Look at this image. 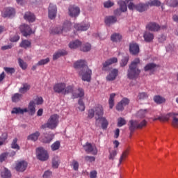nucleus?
<instances>
[{"label":"nucleus","mask_w":178,"mask_h":178,"mask_svg":"<svg viewBox=\"0 0 178 178\" xmlns=\"http://www.w3.org/2000/svg\"><path fill=\"white\" fill-rule=\"evenodd\" d=\"M79 76H81L83 81H87L90 83L91 81V76L92 74V71L88 68V67H85L83 70L79 72Z\"/></svg>","instance_id":"9"},{"label":"nucleus","mask_w":178,"mask_h":178,"mask_svg":"<svg viewBox=\"0 0 178 178\" xmlns=\"http://www.w3.org/2000/svg\"><path fill=\"white\" fill-rule=\"evenodd\" d=\"M129 129L131 133L136 129H138V122L137 120H130L129 124Z\"/></svg>","instance_id":"26"},{"label":"nucleus","mask_w":178,"mask_h":178,"mask_svg":"<svg viewBox=\"0 0 178 178\" xmlns=\"http://www.w3.org/2000/svg\"><path fill=\"white\" fill-rule=\"evenodd\" d=\"M121 104H122L123 106H127L129 104H130V100L126 97H124L121 101Z\"/></svg>","instance_id":"60"},{"label":"nucleus","mask_w":178,"mask_h":178,"mask_svg":"<svg viewBox=\"0 0 178 178\" xmlns=\"http://www.w3.org/2000/svg\"><path fill=\"white\" fill-rule=\"evenodd\" d=\"M166 5L172 6V8H176L178 6V1L177 0H168Z\"/></svg>","instance_id":"51"},{"label":"nucleus","mask_w":178,"mask_h":178,"mask_svg":"<svg viewBox=\"0 0 178 178\" xmlns=\"http://www.w3.org/2000/svg\"><path fill=\"white\" fill-rule=\"evenodd\" d=\"M143 38L146 42H151L154 40V35L149 31H145L143 33Z\"/></svg>","instance_id":"29"},{"label":"nucleus","mask_w":178,"mask_h":178,"mask_svg":"<svg viewBox=\"0 0 178 178\" xmlns=\"http://www.w3.org/2000/svg\"><path fill=\"white\" fill-rule=\"evenodd\" d=\"M35 102H36V105H42L44 102V99L42 97H39L35 99Z\"/></svg>","instance_id":"62"},{"label":"nucleus","mask_w":178,"mask_h":178,"mask_svg":"<svg viewBox=\"0 0 178 178\" xmlns=\"http://www.w3.org/2000/svg\"><path fill=\"white\" fill-rule=\"evenodd\" d=\"M172 126L174 127H178V113H172Z\"/></svg>","instance_id":"41"},{"label":"nucleus","mask_w":178,"mask_h":178,"mask_svg":"<svg viewBox=\"0 0 178 178\" xmlns=\"http://www.w3.org/2000/svg\"><path fill=\"white\" fill-rule=\"evenodd\" d=\"M81 47V41L79 40H73L69 43V48H70V49H77L79 48L80 49Z\"/></svg>","instance_id":"24"},{"label":"nucleus","mask_w":178,"mask_h":178,"mask_svg":"<svg viewBox=\"0 0 178 178\" xmlns=\"http://www.w3.org/2000/svg\"><path fill=\"white\" fill-rule=\"evenodd\" d=\"M56 6L53 3H50L49 6V19H55L56 17V12H57Z\"/></svg>","instance_id":"18"},{"label":"nucleus","mask_w":178,"mask_h":178,"mask_svg":"<svg viewBox=\"0 0 178 178\" xmlns=\"http://www.w3.org/2000/svg\"><path fill=\"white\" fill-rule=\"evenodd\" d=\"M113 5H115V3H113V1H107L104 3V6L106 8H112V6H113Z\"/></svg>","instance_id":"59"},{"label":"nucleus","mask_w":178,"mask_h":178,"mask_svg":"<svg viewBox=\"0 0 178 178\" xmlns=\"http://www.w3.org/2000/svg\"><path fill=\"white\" fill-rule=\"evenodd\" d=\"M114 63H118V58L113 57L107 60H106L103 63V67L105 69V67H108V66H111V65H113Z\"/></svg>","instance_id":"25"},{"label":"nucleus","mask_w":178,"mask_h":178,"mask_svg":"<svg viewBox=\"0 0 178 178\" xmlns=\"http://www.w3.org/2000/svg\"><path fill=\"white\" fill-rule=\"evenodd\" d=\"M154 102H156V104L161 105V104H163V103L166 102V99H165L162 96L156 95L154 97Z\"/></svg>","instance_id":"36"},{"label":"nucleus","mask_w":178,"mask_h":178,"mask_svg":"<svg viewBox=\"0 0 178 178\" xmlns=\"http://www.w3.org/2000/svg\"><path fill=\"white\" fill-rule=\"evenodd\" d=\"M148 114V109H141L136 113V117L143 119Z\"/></svg>","instance_id":"39"},{"label":"nucleus","mask_w":178,"mask_h":178,"mask_svg":"<svg viewBox=\"0 0 178 178\" xmlns=\"http://www.w3.org/2000/svg\"><path fill=\"white\" fill-rule=\"evenodd\" d=\"M38 137H40V132H35L32 134L28 136V140H31V141H37L38 140Z\"/></svg>","instance_id":"45"},{"label":"nucleus","mask_w":178,"mask_h":178,"mask_svg":"<svg viewBox=\"0 0 178 178\" xmlns=\"http://www.w3.org/2000/svg\"><path fill=\"white\" fill-rule=\"evenodd\" d=\"M15 13H16L15 9L12 8H6L3 10L2 16L3 17H10L12 16H15Z\"/></svg>","instance_id":"21"},{"label":"nucleus","mask_w":178,"mask_h":178,"mask_svg":"<svg viewBox=\"0 0 178 178\" xmlns=\"http://www.w3.org/2000/svg\"><path fill=\"white\" fill-rule=\"evenodd\" d=\"M71 166L74 169V170H79V162H77V161H72Z\"/></svg>","instance_id":"58"},{"label":"nucleus","mask_w":178,"mask_h":178,"mask_svg":"<svg viewBox=\"0 0 178 178\" xmlns=\"http://www.w3.org/2000/svg\"><path fill=\"white\" fill-rule=\"evenodd\" d=\"M1 177L3 178H9L10 177V172L9 170L4 168L3 171L1 172Z\"/></svg>","instance_id":"50"},{"label":"nucleus","mask_w":178,"mask_h":178,"mask_svg":"<svg viewBox=\"0 0 178 178\" xmlns=\"http://www.w3.org/2000/svg\"><path fill=\"white\" fill-rule=\"evenodd\" d=\"M19 47H21V48H24V49H27V48H30L31 47V42L27 40H22Z\"/></svg>","instance_id":"42"},{"label":"nucleus","mask_w":178,"mask_h":178,"mask_svg":"<svg viewBox=\"0 0 178 178\" xmlns=\"http://www.w3.org/2000/svg\"><path fill=\"white\" fill-rule=\"evenodd\" d=\"M64 55H67L66 50H58L53 55V59L54 60H56V59H58L60 56H64Z\"/></svg>","instance_id":"33"},{"label":"nucleus","mask_w":178,"mask_h":178,"mask_svg":"<svg viewBox=\"0 0 178 178\" xmlns=\"http://www.w3.org/2000/svg\"><path fill=\"white\" fill-rule=\"evenodd\" d=\"M70 29H72V22L66 21L63 26L53 28L51 29V34H63V35H66L67 31H70Z\"/></svg>","instance_id":"8"},{"label":"nucleus","mask_w":178,"mask_h":178,"mask_svg":"<svg viewBox=\"0 0 178 178\" xmlns=\"http://www.w3.org/2000/svg\"><path fill=\"white\" fill-rule=\"evenodd\" d=\"M49 58L42 59L39 62H38L37 66H42L44 65H47V63H49Z\"/></svg>","instance_id":"55"},{"label":"nucleus","mask_w":178,"mask_h":178,"mask_svg":"<svg viewBox=\"0 0 178 178\" xmlns=\"http://www.w3.org/2000/svg\"><path fill=\"white\" fill-rule=\"evenodd\" d=\"M126 124V120L123 118H120L118 119V127H122Z\"/></svg>","instance_id":"56"},{"label":"nucleus","mask_w":178,"mask_h":178,"mask_svg":"<svg viewBox=\"0 0 178 178\" xmlns=\"http://www.w3.org/2000/svg\"><path fill=\"white\" fill-rule=\"evenodd\" d=\"M146 29L149 31H159L161 29H166V26H160L158 24L150 22L146 26Z\"/></svg>","instance_id":"17"},{"label":"nucleus","mask_w":178,"mask_h":178,"mask_svg":"<svg viewBox=\"0 0 178 178\" xmlns=\"http://www.w3.org/2000/svg\"><path fill=\"white\" fill-rule=\"evenodd\" d=\"M71 92L73 98H83L84 97V90L83 88H78L74 91V88L73 87V90Z\"/></svg>","instance_id":"22"},{"label":"nucleus","mask_w":178,"mask_h":178,"mask_svg":"<svg viewBox=\"0 0 178 178\" xmlns=\"http://www.w3.org/2000/svg\"><path fill=\"white\" fill-rule=\"evenodd\" d=\"M59 163H60V159L58 156H54L52 159V167L54 169H58Z\"/></svg>","instance_id":"35"},{"label":"nucleus","mask_w":178,"mask_h":178,"mask_svg":"<svg viewBox=\"0 0 178 178\" xmlns=\"http://www.w3.org/2000/svg\"><path fill=\"white\" fill-rule=\"evenodd\" d=\"M87 66V62L83 60H79L74 63V69H79L80 70H84Z\"/></svg>","instance_id":"23"},{"label":"nucleus","mask_w":178,"mask_h":178,"mask_svg":"<svg viewBox=\"0 0 178 178\" xmlns=\"http://www.w3.org/2000/svg\"><path fill=\"white\" fill-rule=\"evenodd\" d=\"M133 1L134 0H125L127 3H129L128 8L130 10H138V12H145L149 6H161V5H162L159 0H151L147 3H140L138 5H134Z\"/></svg>","instance_id":"1"},{"label":"nucleus","mask_w":178,"mask_h":178,"mask_svg":"<svg viewBox=\"0 0 178 178\" xmlns=\"http://www.w3.org/2000/svg\"><path fill=\"white\" fill-rule=\"evenodd\" d=\"M60 147V142L56 141L51 145V148L52 151H58L59 148Z\"/></svg>","instance_id":"53"},{"label":"nucleus","mask_w":178,"mask_h":178,"mask_svg":"<svg viewBox=\"0 0 178 178\" xmlns=\"http://www.w3.org/2000/svg\"><path fill=\"white\" fill-rule=\"evenodd\" d=\"M98 120L102 124V128L105 130L108 129V125L109 124V122H108V120H106V118L100 116Z\"/></svg>","instance_id":"32"},{"label":"nucleus","mask_w":178,"mask_h":178,"mask_svg":"<svg viewBox=\"0 0 178 178\" xmlns=\"http://www.w3.org/2000/svg\"><path fill=\"white\" fill-rule=\"evenodd\" d=\"M78 108L81 112H84L86 111V105L84 104V102L82 99H79L78 102Z\"/></svg>","instance_id":"49"},{"label":"nucleus","mask_w":178,"mask_h":178,"mask_svg":"<svg viewBox=\"0 0 178 178\" xmlns=\"http://www.w3.org/2000/svg\"><path fill=\"white\" fill-rule=\"evenodd\" d=\"M23 98V95L19 93H15L12 97L13 102H19Z\"/></svg>","instance_id":"46"},{"label":"nucleus","mask_w":178,"mask_h":178,"mask_svg":"<svg viewBox=\"0 0 178 178\" xmlns=\"http://www.w3.org/2000/svg\"><path fill=\"white\" fill-rule=\"evenodd\" d=\"M118 22V19L115 16H109L105 18V23L106 26H111Z\"/></svg>","instance_id":"27"},{"label":"nucleus","mask_w":178,"mask_h":178,"mask_svg":"<svg viewBox=\"0 0 178 178\" xmlns=\"http://www.w3.org/2000/svg\"><path fill=\"white\" fill-rule=\"evenodd\" d=\"M4 70L5 72H6V73H8L10 74H13V73H15V68L4 67Z\"/></svg>","instance_id":"63"},{"label":"nucleus","mask_w":178,"mask_h":178,"mask_svg":"<svg viewBox=\"0 0 178 178\" xmlns=\"http://www.w3.org/2000/svg\"><path fill=\"white\" fill-rule=\"evenodd\" d=\"M11 148H13V149H17V151H19V149H20V146H19V145L17 144V138H15L13 140V143L11 144Z\"/></svg>","instance_id":"54"},{"label":"nucleus","mask_w":178,"mask_h":178,"mask_svg":"<svg viewBox=\"0 0 178 178\" xmlns=\"http://www.w3.org/2000/svg\"><path fill=\"white\" fill-rule=\"evenodd\" d=\"M80 50L83 51V52H88V51L91 50V44L90 43H82L80 47Z\"/></svg>","instance_id":"37"},{"label":"nucleus","mask_w":178,"mask_h":178,"mask_svg":"<svg viewBox=\"0 0 178 178\" xmlns=\"http://www.w3.org/2000/svg\"><path fill=\"white\" fill-rule=\"evenodd\" d=\"M118 5L120 7V9L115 10L114 11V14L116 16H119V15H120L122 12H126L127 10V5L126 4L125 1L120 0L118 1Z\"/></svg>","instance_id":"14"},{"label":"nucleus","mask_w":178,"mask_h":178,"mask_svg":"<svg viewBox=\"0 0 178 178\" xmlns=\"http://www.w3.org/2000/svg\"><path fill=\"white\" fill-rule=\"evenodd\" d=\"M24 19L30 23H33V22L35 21V15L31 13H26L24 16Z\"/></svg>","instance_id":"30"},{"label":"nucleus","mask_w":178,"mask_h":178,"mask_svg":"<svg viewBox=\"0 0 178 178\" xmlns=\"http://www.w3.org/2000/svg\"><path fill=\"white\" fill-rule=\"evenodd\" d=\"M95 116V120L98 121L100 116H104V107L101 104H97L93 108L88 111V118L92 119Z\"/></svg>","instance_id":"5"},{"label":"nucleus","mask_w":178,"mask_h":178,"mask_svg":"<svg viewBox=\"0 0 178 178\" xmlns=\"http://www.w3.org/2000/svg\"><path fill=\"white\" fill-rule=\"evenodd\" d=\"M59 124V115L58 114L51 115L47 120V122L42 125V129H50L55 130Z\"/></svg>","instance_id":"6"},{"label":"nucleus","mask_w":178,"mask_h":178,"mask_svg":"<svg viewBox=\"0 0 178 178\" xmlns=\"http://www.w3.org/2000/svg\"><path fill=\"white\" fill-rule=\"evenodd\" d=\"M54 92L57 94H62L63 95H67L73 91V86H66V83L64 82H59L55 83L53 86Z\"/></svg>","instance_id":"2"},{"label":"nucleus","mask_w":178,"mask_h":178,"mask_svg":"<svg viewBox=\"0 0 178 178\" xmlns=\"http://www.w3.org/2000/svg\"><path fill=\"white\" fill-rule=\"evenodd\" d=\"M19 30L24 37H28V35H31V34H33V31L30 26L26 24H22L19 26Z\"/></svg>","instance_id":"13"},{"label":"nucleus","mask_w":178,"mask_h":178,"mask_svg":"<svg viewBox=\"0 0 178 178\" xmlns=\"http://www.w3.org/2000/svg\"><path fill=\"white\" fill-rule=\"evenodd\" d=\"M30 90V85L28 83H24L23 86L21 87L19 90L21 94H26Z\"/></svg>","instance_id":"43"},{"label":"nucleus","mask_w":178,"mask_h":178,"mask_svg":"<svg viewBox=\"0 0 178 178\" xmlns=\"http://www.w3.org/2000/svg\"><path fill=\"white\" fill-rule=\"evenodd\" d=\"M129 52L131 55H138L140 54V46L136 42L130 43Z\"/></svg>","instance_id":"16"},{"label":"nucleus","mask_w":178,"mask_h":178,"mask_svg":"<svg viewBox=\"0 0 178 178\" xmlns=\"http://www.w3.org/2000/svg\"><path fill=\"white\" fill-rule=\"evenodd\" d=\"M119 73V71L116 69H113L111 71V72L106 76V80L107 81H113V80L116 79V77H118V74Z\"/></svg>","instance_id":"20"},{"label":"nucleus","mask_w":178,"mask_h":178,"mask_svg":"<svg viewBox=\"0 0 178 178\" xmlns=\"http://www.w3.org/2000/svg\"><path fill=\"white\" fill-rule=\"evenodd\" d=\"M118 95L116 93H111L110 94L109 99H108V105L110 109H112L113 106H115V97Z\"/></svg>","instance_id":"34"},{"label":"nucleus","mask_w":178,"mask_h":178,"mask_svg":"<svg viewBox=\"0 0 178 178\" xmlns=\"http://www.w3.org/2000/svg\"><path fill=\"white\" fill-rule=\"evenodd\" d=\"M24 112H29L30 115H34V113H35V103L34 102V101L30 102L28 106V108H21L20 107L14 108H13L11 113H15V115H18L19 113H20L21 115H22V113H24Z\"/></svg>","instance_id":"7"},{"label":"nucleus","mask_w":178,"mask_h":178,"mask_svg":"<svg viewBox=\"0 0 178 178\" xmlns=\"http://www.w3.org/2000/svg\"><path fill=\"white\" fill-rule=\"evenodd\" d=\"M54 137H55V135H54L53 134H45L42 137V141L45 143H49L54 140Z\"/></svg>","instance_id":"31"},{"label":"nucleus","mask_w":178,"mask_h":178,"mask_svg":"<svg viewBox=\"0 0 178 178\" xmlns=\"http://www.w3.org/2000/svg\"><path fill=\"white\" fill-rule=\"evenodd\" d=\"M8 138V134H3L2 137H0V145H2L3 143Z\"/></svg>","instance_id":"61"},{"label":"nucleus","mask_w":178,"mask_h":178,"mask_svg":"<svg viewBox=\"0 0 178 178\" xmlns=\"http://www.w3.org/2000/svg\"><path fill=\"white\" fill-rule=\"evenodd\" d=\"M83 147L86 152L90 153L92 155H97V154H98V149H97L95 145H91V143H86Z\"/></svg>","instance_id":"11"},{"label":"nucleus","mask_w":178,"mask_h":178,"mask_svg":"<svg viewBox=\"0 0 178 178\" xmlns=\"http://www.w3.org/2000/svg\"><path fill=\"white\" fill-rule=\"evenodd\" d=\"M51 176H52V172H51V171H46L43 174V178H49Z\"/></svg>","instance_id":"64"},{"label":"nucleus","mask_w":178,"mask_h":178,"mask_svg":"<svg viewBox=\"0 0 178 178\" xmlns=\"http://www.w3.org/2000/svg\"><path fill=\"white\" fill-rule=\"evenodd\" d=\"M36 155L40 161H47L49 158L48 152H47V150L44 149L42 147H38L36 149Z\"/></svg>","instance_id":"10"},{"label":"nucleus","mask_w":178,"mask_h":178,"mask_svg":"<svg viewBox=\"0 0 178 178\" xmlns=\"http://www.w3.org/2000/svg\"><path fill=\"white\" fill-rule=\"evenodd\" d=\"M68 13L71 17H77L80 15V8L70 6L68 8Z\"/></svg>","instance_id":"15"},{"label":"nucleus","mask_w":178,"mask_h":178,"mask_svg":"<svg viewBox=\"0 0 178 178\" xmlns=\"http://www.w3.org/2000/svg\"><path fill=\"white\" fill-rule=\"evenodd\" d=\"M95 116V120L98 121L100 116H104V107L101 104H97L93 108L88 111V118L92 119Z\"/></svg>","instance_id":"4"},{"label":"nucleus","mask_w":178,"mask_h":178,"mask_svg":"<svg viewBox=\"0 0 178 178\" xmlns=\"http://www.w3.org/2000/svg\"><path fill=\"white\" fill-rule=\"evenodd\" d=\"M155 67H156V65L154 63H149L144 67V70H145V72H148V70H150V72H152L155 70Z\"/></svg>","instance_id":"47"},{"label":"nucleus","mask_w":178,"mask_h":178,"mask_svg":"<svg viewBox=\"0 0 178 178\" xmlns=\"http://www.w3.org/2000/svg\"><path fill=\"white\" fill-rule=\"evenodd\" d=\"M74 27L77 31H87L90 29V22L85 21L80 24H74Z\"/></svg>","instance_id":"12"},{"label":"nucleus","mask_w":178,"mask_h":178,"mask_svg":"<svg viewBox=\"0 0 178 178\" xmlns=\"http://www.w3.org/2000/svg\"><path fill=\"white\" fill-rule=\"evenodd\" d=\"M27 168V162L24 161H18L16 163L15 169L17 172H24Z\"/></svg>","instance_id":"19"},{"label":"nucleus","mask_w":178,"mask_h":178,"mask_svg":"<svg viewBox=\"0 0 178 178\" xmlns=\"http://www.w3.org/2000/svg\"><path fill=\"white\" fill-rule=\"evenodd\" d=\"M122 35L119 33H113L111 36V40L113 42H120L122 41Z\"/></svg>","instance_id":"28"},{"label":"nucleus","mask_w":178,"mask_h":178,"mask_svg":"<svg viewBox=\"0 0 178 178\" xmlns=\"http://www.w3.org/2000/svg\"><path fill=\"white\" fill-rule=\"evenodd\" d=\"M147 98H148V93H147L145 92H140L138 95V97H137L138 101H141V100H143V99H147Z\"/></svg>","instance_id":"48"},{"label":"nucleus","mask_w":178,"mask_h":178,"mask_svg":"<svg viewBox=\"0 0 178 178\" xmlns=\"http://www.w3.org/2000/svg\"><path fill=\"white\" fill-rule=\"evenodd\" d=\"M170 116L172 117V113L167 114L165 115L160 116L158 118H155L154 120H161V122H166L169 120V119L170 118Z\"/></svg>","instance_id":"44"},{"label":"nucleus","mask_w":178,"mask_h":178,"mask_svg":"<svg viewBox=\"0 0 178 178\" xmlns=\"http://www.w3.org/2000/svg\"><path fill=\"white\" fill-rule=\"evenodd\" d=\"M140 63V58H135L129 65V69L128 70L127 76L130 79H136L138 74L140 73V70L137 67Z\"/></svg>","instance_id":"3"},{"label":"nucleus","mask_w":178,"mask_h":178,"mask_svg":"<svg viewBox=\"0 0 178 178\" xmlns=\"http://www.w3.org/2000/svg\"><path fill=\"white\" fill-rule=\"evenodd\" d=\"M129 62V56H127L125 57H124L120 62V66H122V67H124V66H126V65H127Z\"/></svg>","instance_id":"57"},{"label":"nucleus","mask_w":178,"mask_h":178,"mask_svg":"<svg viewBox=\"0 0 178 178\" xmlns=\"http://www.w3.org/2000/svg\"><path fill=\"white\" fill-rule=\"evenodd\" d=\"M18 63L22 70H26L27 69V63L24 62L22 58L18 59Z\"/></svg>","instance_id":"52"},{"label":"nucleus","mask_w":178,"mask_h":178,"mask_svg":"<svg viewBox=\"0 0 178 178\" xmlns=\"http://www.w3.org/2000/svg\"><path fill=\"white\" fill-rule=\"evenodd\" d=\"M118 149H114L113 150L109 151L108 159L110 161H114L115 158L118 155Z\"/></svg>","instance_id":"40"},{"label":"nucleus","mask_w":178,"mask_h":178,"mask_svg":"<svg viewBox=\"0 0 178 178\" xmlns=\"http://www.w3.org/2000/svg\"><path fill=\"white\" fill-rule=\"evenodd\" d=\"M128 155H129V149H127L122 153L119 159L118 166H120V165H122V163L123 162V161L126 159V158H127Z\"/></svg>","instance_id":"38"}]
</instances>
